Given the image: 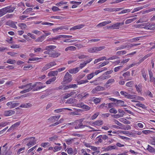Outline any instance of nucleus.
I'll return each instance as SVG.
<instances>
[{"instance_id":"obj_1","label":"nucleus","mask_w":155,"mask_h":155,"mask_svg":"<svg viewBox=\"0 0 155 155\" xmlns=\"http://www.w3.org/2000/svg\"><path fill=\"white\" fill-rule=\"evenodd\" d=\"M15 9L14 7L8 6L0 10V17L6 14L8 12L11 13Z\"/></svg>"},{"instance_id":"obj_2","label":"nucleus","mask_w":155,"mask_h":155,"mask_svg":"<svg viewBox=\"0 0 155 155\" xmlns=\"http://www.w3.org/2000/svg\"><path fill=\"white\" fill-rule=\"evenodd\" d=\"M19 88L24 90L21 92V94L28 92L31 90L33 91L34 88L33 85H32L31 84H30L26 85L21 86L19 87Z\"/></svg>"},{"instance_id":"obj_3","label":"nucleus","mask_w":155,"mask_h":155,"mask_svg":"<svg viewBox=\"0 0 155 155\" xmlns=\"http://www.w3.org/2000/svg\"><path fill=\"white\" fill-rule=\"evenodd\" d=\"M33 91H38L45 87L42 83L40 82H38L33 85Z\"/></svg>"},{"instance_id":"obj_4","label":"nucleus","mask_w":155,"mask_h":155,"mask_svg":"<svg viewBox=\"0 0 155 155\" xmlns=\"http://www.w3.org/2000/svg\"><path fill=\"white\" fill-rule=\"evenodd\" d=\"M72 80L71 75L68 72L65 74L63 82L64 84H67L71 82Z\"/></svg>"},{"instance_id":"obj_5","label":"nucleus","mask_w":155,"mask_h":155,"mask_svg":"<svg viewBox=\"0 0 155 155\" xmlns=\"http://www.w3.org/2000/svg\"><path fill=\"white\" fill-rule=\"evenodd\" d=\"M29 140V142L27 144V146L29 147H31V146L35 144L36 143L37 140L35 139V137H31L30 138L25 139V140Z\"/></svg>"},{"instance_id":"obj_6","label":"nucleus","mask_w":155,"mask_h":155,"mask_svg":"<svg viewBox=\"0 0 155 155\" xmlns=\"http://www.w3.org/2000/svg\"><path fill=\"white\" fill-rule=\"evenodd\" d=\"M6 105L10 108H13L19 105V103H15L14 101H11L8 102Z\"/></svg>"},{"instance_id":"obj_7","label":"nucleus","mask_w":155,"mask_h":155,"mask_svg":"<svg viewBox=\"0 0 155 155\" xmlns=\"http://www.w3.org/2000/svg\"><path fill=\"white\" fill-rule=\"evenodd\" d=\"M60 116L59 115L54 116L51 117L48 120V122L50 123H54L57 121L60 118Z\"/></svg>"},{"instance_id":"obj_8","label":"nucleus","mask_w":155,"mask_h":155,"mask_svg":"<svg viewBox=\"0 0 155 155\" xmlns=\"http://www.w3.org/2000/svg\"><path fill=\"white\" fill-rule=\"evenodd\" d=\"M120 94L127 98L134 99V98H135V97H134V96L129 94L127 93L124 91H121Z\"/></svg>"},{"instance_id":"obj_9","label":"nucleus","mask_w":155,"mask_h":155,"mask_svg":"<svg viewBox=\"0 0 155 155\" xmlns=\"http://www.w3.org/2000/svg\"><path fill=\"white\" fill-rule=\"evenodd\" d=\"M91 125L95 127L97 126H100L102 125L103 124V121L101 120H97L93 123H91Z\"/></svg>"},{"instance_id":"obj_10","label":"nucleus","mask_w":155,"mask_h":155,"mask_svg":"<svg viewBox=\"0 0 155 155\" xmlns=\"http://www.w3.org/2000/svg\"><path fill=\"white\" fill-rule=\"evenodd\" d=\"M15 113V111L12 110H6L4 111V115L6 117L11 116L14 114Z\"/></svg>"},{"instance_id":"obj_11","label":"nucleus","mask_w":155,"mask_h":155,"mask_svg":"<svg viewBox=\"0 0 155 155\" xmlns=\"http://www.w3.org/2000/svg\"><path fill=\"white\" fill-rule=\"evenodd\" d=\"M124 22H123L121 23H117L112 25L111 27L114 29H119V27L120 25H123Z\"/></svg>"},{"instance_id":"obj_12","label":"nucleus","mask_w":155,"mask_h":155,"mask_svg":"<svg viewBox=\"0 0 155 155\" xmlns=\"http://www.w3.org/2000/svg\"><path fill=\"white\" fill-rule=\"evenodd\" d=\"M60 53L58 52H53L50 54V56L53 58H56L59 56Z\"/></svg>"},{"instance_id":"obj_13","label":"nucleus","mask_w":155,"mask_h":155,"mask_svg":"<svg viewBox=\"0 0 155 155\" xmlns=\"http://www.w3.org/2000/svg\"><path fill=\"white\" fill-rule=\"evenodd\" d=\"M89 95V94L86 93H82L78 94L77 97L78 99H82L84 98H86Z\"/></svg>"},{"instance_id":"obj_14","label":"nucleus","mask_w":155,"mask_h":155,"mask_svg":"<svg viewBox=\"0 0 155 155\" xmlns=\"http://www.w3.org/2000/svg\"><path fill=\"white\" fill-rule=\"evenodd\" d=\"M32 106V105L31 104L28 103L22 104L19 107L22 108H28L31 107Z\"/></svg>"},{"instance_id":"obj_15","label":"nucleus","mask_w":155,"mask_h":155,"mask_svg":"<svg viewBox=\"0 0 155 155\" xmlns=\"http://www.w3.org/2000/svg\"><path fill=\"white\" fill-rule=\"evenodd\" d=\"M79 70V68H75L69 70V72L71 74H75L78 72Z\"/></svg>"},{"instance_id":"obj_16","label":"nucleus","mask_w":155,"mask_h":155,"mask_svg":"<svg viewBox=\"0 0 155 155\" xmlns=\"http://www.w3.org/2000/svg\"><path fill=\"white\" fill-rule=\"evenodd\" d=\"M84 25L80 24L77 25L74 27H72L71 28V30H76L77 29H80L83 27L84 26Z\"/></svg>"},{"instance_id":"obj_17","label":"nucleus","mask_w":155,"mask_h":155,"mask_svg":"<svg viewBox=\"0 0 155 155\" xmlns=\"http://www.w3.org/2000/svg\"><path fill=\"white\" fill-rule=\"evenodd\" d=\"M107 70V68H102L100 70L96 71L95 72H93L92 73L94 74V76L95 75H97L98 74L101 73L104 71Z\"/></svg>"},{"instance_id":"obj_18","label":"nucleus","mask_w":155,"mask_h":155,"mask_svg":"<svg viewBox=\"0 0 155 155\" xmlns=\"http://www.w3.org/2000/svg\"><path fill=\"white\" fill-rule=\"evenodd\" d=\"M147 150L149 152L155 154V149L150 146L148 145Z\"/></svg>"},{"instance_id":"obj_19","label":"nucleus","mask_w":155,"mask_h":155,"mask_svg":"<svg viewBox=\"0 0 155 155\" xmlns=\"http://www.w3.org/2000/svg\"><path fill=\"white\" fill-rule=\"evenodd\" d=\"M42 58L35 57L33 58H30L29 59V61H37L38 62H40L41 60L43 59Z\"/></svg>"},{"instance_id":"obj_20","label":"nucleus","mask_w":155,"mask_h":155,"mask_svg":"<svg viewBox=\"0 0 155 155\" xmlns=\"http://www.w3.org/2000/svg\"><path fill=\"white\" fill-rule=\"evenodd\" d=\"M58 74V71H50L48 74V76L49 77H52L57 75Z\"/></svg>"},{"instance_id":"obj_21","label":"nucleus","mask_w":155,"mask_h":155,"mask_svg":"<svg viewBox=\"0 0 155 155\" xmlns=\"http://www.w3.org/2000/svg\"><path fill=\"white\" fill-rule=\"evenodd\" d=\"M56 79V77H53L46 82V84H51V83L54 82Z\"/></svg>"},{"instance_id":"obj_22","label":"nucleus","mask_w":155,"mask_h":155,"mask_svg":"<svg viewBox=\"0 0 155 155\" xmlns=\"http://www.w3.org/2000/svg\"><path fill=\"white\" fill-rule=\"evenodd\" d=\"M51 68V67L49 63L45 65V66L43 67L41 71H43Z\"/></svg>"},{"instance_id":"obj_23","label":"nucleus","mask_w":155,"mask_h":155,"mask_svg":"<svg viewBox=\"0 0 155 155\" xmlns=\"http://www.w3.org/2000/svg\"><path fill=\"white\" fill-rule=\"evenodd\" d=\"M56 46L54 45H49L46 46L44 49V50H54L56 48Z\"/></svg>"},{"instance_id":"obj_24","label":"nucleus","mask_w":155,"mask_h":155,"mask_svg":"<svg viewBox=\"0 0 155 155\" xmlns=\"http://www.w3.org/2000/svg\"><path fill=\"white\" fill-rule=\"evenodd\" d=\"M44 50L40 48H35L34 49V51L35 53H39L42 52Z\"/></svg>"},{"instance_id":"obj_25","label":"nucleus","mask_w":155,"mask_h":155,"mask_svg":"<svg viewBox=\"0 0 155 155\" xmlns=\"http://www.w3.org/2000/svg\"><path fill=\"white\" fill-rule=\"evenodd\" d=\"M76 50V48L75 47L73 46H71L68 47L65 49V51H74Z\"/></svg>"},{"instance_id":"obj_26","label":"nucleus","mask_w":155,"mask_h":155,"mask_svg":"<svg viewBox=\"0 0 155 155\" xmlns=\"http://www.w3.org/2000/svg\"><path fill=\"white\" fill-rule=\"evenodd\" d=\"M20 123L21 121H18L15 123L11 126V127L9 128L8 130H11L12 129V128H14L18 127L19 126Z\"/></svg>"},{"instance_id":"obj_27","label":"nucleus","mask_w":155,"mask_h":155,"mask_svg":"<svg viewBox=\"0 0 155 155\" xmlns=\"http://www.w3.org/2000/svg\"><path fill=\"white\" fill-rule=\"evenodd\" d=\"M17 22L16 21H10L9 22V25L11 26L14 28H17V27L16 25L17 24Z\"/></svg>"},{"instance_id":"obj_28","label":"nucleus","mask_w":155,"mask_h":155,"mask_svg":"<svg viewBox=\"0 0 155 155\" xmlns=\"http://www.w3.org/2000/svg\"><path fill=\"white\" fill-rule=\"evenodd\" d=\"M142 86L141 84H139L138 85H135V87L137 91L138 92H140L141 91Z\"/></svg>"},{"instance_id":"obj_29","label":"nucleus","mask_w":155,"mask_h":155,"mask_svg":"<svg viewBox=\"0 0 155 155\" xmlns=\"http://www.w3.org/2000/svg\"><path fill=\"white\" fill-rule=\"evenodd\" d=\"M101 99V98H99L94 97L92 99V101H94V103L97 104L100 102Z\"/></svg>"},{"instance_id":"obj_30","label":"nucleus","mask_w":155,"mask_h":155,"mask_svg":"<svg viewBox=\"0 0 155 155\" xmlns=\"http://www.w3.org/2000/svg\"><path fill=\"white\" fill-rule=\"evenodd\" d=\"M92 60V58H91L89 59V60L87 61L86 62H84L83 63L81 64L80 65L81 68H82L83 67L85 66L87 63H89Z\"/></svg>"},{"instance_id":"obj_31","label":"nucleus","mask_w":155,"mask_h":155,"mask_svg":"<svg viewBox=\"0 0 155 155\" xmlns=\"http://www.w3.org/2000/svg\"><path fill=\"white\" fill-rule=\"evenodd\" d=\"M127 52L124 50L118 51L117 52L116 54L118 56H121L122 55L125 54Z\"/></svg>"},{"instance_id":"obj_32","label":"nucleus","mask_w":155,"mask_h":155,"mask_svg":"<svg viewBox=\"0 0 155 155\" xmlns=\"http://www.w3.org/2000/svg\"><path fill=\"white\" fill-rule=\"evenodd\" d=\"M87 51L90 53H96L95 47L88 48Z\"/></svg>"},{"instance_id":"obj_33","label":"nucleus","mask_w":155,"mask_h":155,"mask_svg":"<svg viewBox=\"0 0 155 155\" xmlns=\"http://www.w3.org/2000/svg\"><path fill=\"white\" fill-rule=\"evenodd\" d=\"M45 38L44 36H42L38 38L36 40V41L38 42H41L44 40Z\"/></svg>"},{"instance_id":"obj_34","label":"nucleus","mask_w":155,"mask_h":155,"mask_svg":"<svg viewBox=\"0 0 155 155\" xmlns=\"http://www.w3.org/2000/svg\"><path fill=\"white\" fill-rule=\"evenodd\" d=\"M75 99L73 98H70L67 100V101L66 102V104H71L73 103L75 101Z\"/></svg>"},{"instance_id":"obj_35","label":"nucleus","mask_w":155,"mask_h":155,"mask_svg":"<svg viewBox=\"0 0 155 155\" xmlns=\"http://www.w3.org/2000/svg\"><path fill=\"white\" fill-rule=\"evenodd\" d=\"M62 148V147L61 146H55L54 147L53 152H55L60 150Z\"/></svg>"},{"instance_id":"obj_36","label":"nucleus","mask_w":155,"mask_h":155,"mask_svg":"<svg viewBox=\"0 0 155 155\" xmlns=\"http://www.w3.org/2000/svg\"><path fill=\"white\" fill-rule=\"evenodd\" d=\"M136 19V18H135L132 19H127L126 21L125 22V23L126 24H127L131 23L133 21H135Z\"/></svg>"},{"instance_id":"obj_37","label":"nucleus","mask_w":155,"mask_h":155,"mask_svg":"<svg viewBox=\"0 0 155 155\" xmlns=\"http://www.w3.org/2000/svg\"><path fill=\"white\" fill-rule=\"evenodd\" d=\"M7 63L11 64H14L16 63V61L15 60L9 59L7 60Z\"/></svg>"},{"instance_id":"obj_38","label":"nucleus","mask_w":155,"mask_h":155,"mask_svg":"<svg viewBox=\"0 0 155 155\" xmlns=\"http://www.w3.org/2000/svg\"><path fill=\"white\" fill-rule=\"evenodd\" d=\"M131 11V10L130 9H125L123 10H122L119 13V14H124L127 13H129Z\"/></svg>"},{"instance_id":"obj_39","label":"nucleus","mask_w":155,"mask_h":155,"mask_svg":"<svg viewBox=\"0 0 155 155\" xmlns=\"http://www.w3.org/2000/svg\"><path fill=\"white\" fill-rule=\"evenodd\" d=\"M96 53L98 51H100L105 48L104 46L95 47Z\"/></svg>"},{"instance_id":"obj_40","label":"nucleus","mask_w":155,"mask_h":155,"mask_svg":"<svg viewBox=\"0 0 155 155\" xmlns=\"http://www.w3.org/2000/svg\"><path fill=\"white\" fill-rule=\"evenodd\" d=\"M68 3L66 2L61 1L60 2H58L55 4V5L57 6H61L62 5L66 4Z\"/></svg>"},{"instance_id":"obj_41","label":"nucleus","mask_w":155,"mask_h":155,"mask_svg":"<svg viewBox=\"0 0 155 155\" xmlns=\"http://www.w3.org/2000/svg\"><path fill=\"white\" fill-rule=\"evenodd\" d=\"M99 114V113L98 112L95 113L93 115L91 116V120H93L95 119Z\"/></svg>"},{"instance_id":"obj_42","label":"nucleus","mask_w":155,"mask_h":155,"mask_svg":"<svg viewBox=\"0 0 155 155\" xmlns=\"http://www.w3.org/2000/svg\"><path fill=\"white\" fill-rule=\"evenodd\" d=\"M140 44V43L129 44L127 45V48L129 49L134 46L139 45Z\"/></svg>"},{"instance_id":"obj_43","label":"nucleus","mask_w":155,"mask_h":155,"mask_svg":"<svg viewBox=\"0 0 155 155\" xmlns=\"http://www.w3.org/2000/svg\"><path fill=\"white\" fill-rule=\"evenodd\" d=\"M33 10L32 8H29L27 9L25 11H24L23 12V14H28L31 11Z\"/></svg>"},{"instance_id":"obj_44","label":"nucleus","mask_w":155,"mask_h":155,"mask_svg":"<svg viewBox=\"0 0 155 155\" xmlns=\"http://www.w3.org/2000/svg\"><path fill=\"white\" fill-rule=\"evenodd\" d=\"M103 10L105 12H113V8L108 7L103 9Z\"/></svg>"},{"instance_id":"obj_45","label":"nucleus","mask_w":155,"mask_h":155,"mask_svg":"<svg viewBox=\"0 0 155 155\" xmlns=\"http://www.w3.org/2000/svg\"><path fill=\"white\" fill-rule=\"evenodd\" d=\"M134 84V82L132 81H129L126 84V85L129 87H132Z\"/></svg>"},{"instance_id":"obj_46","label":"nucleus","mask_w":155,"mask_h":155,"mask_svg":"<svg viewBox=\"0 0 155 155\" xmlns=\"http://www.w3.org/2000/svg\"><path fill=\"white\" fill-rule=\"evenodd\" d=\"M50 145V144L48 142L42 143L41 144V146L44 148H45L47 146H49Z\"/></svg>"},{"instance_id":"obj_47","label":"nucleus","mask_w":155,"mask_h":155,"mask_svg":"<svg viewBox=\"0 0 155 155\" xmlns=\"http://www.w3.org/2000/svg\"><path fill=\"white\" fill-rule=\"evenodd\" d=\"M96 88L98 91H104L105 89L104 87L100 86H97Z\"/></svg>"},{"instance_id":"obj_48","label":"nucleus","mask_w":155,"mask_h":155,"mask_svg":"<svg viewBox=\"0 0 155 155\" xmlns=\"http://www.w3.org/2000/svg\"><path fill=\"white\" fill-rule=\"evenodd\" d=\"M109 112L111 113L116 114L117 113V111L115 108H112L109 110Z\"/></svg>"},{"instance_id":"obj_49","label":"nucleus","mask_w":155,"mask_h":155,"mask_svg":"<svg viewBox=\"0 0 155 155\" xmlns=\"http://www.w3.org/2000/svg\"><path fill=\"white\" fill-rule=\"evenodd\" d=\"M85 125H83L82 123H80L77 126H75V129L82 128L84 127Z\"/></svg>"},{"instance_id":"obj_50","label":"nucleus","mask_w":155,"mask_h":155,"mask_svg":"<svg viewBox=\"0 0 155 155\" xmlns=\"http://www.w3.org/2000/svg\"><path fill=\"white\" fill-rule=\"evenodd\" d=\"M32 66L31 65H29L26 66H24L23 67V69L25 70H28L32 68Z\"/></svg>"},{"instance_id":"obj_51","label":"nucleus","mask_w":155,"mask_h":155,"mask_svg":"<svg viewBox=\"0 0 155 155\" xmlns=\"http://www.w3.org/2000/svg\"><path fill=\"white\" fill-rule=\"evenodd\" d=\"M70 96L72 97H76L77 96V94L76 92L74 91H72L70 93Z\"/></svg>"},{"instance_id":"obj_52","label":"nucleus","mask_w":155,"mask_h":155,"mask_svg":"<svg viewBox=\"0 0 155 155\" xmlns=\"http://www.w3.org/2000/svg\"><path fill=\"white\" fill-rule=\"evenodd\" d=\"M127 45H122L120 46L119 47L117 48V50H120L125 48H127Z\"/></svg>"},{"instance_id":"obj_53","label":"nucleus","mask_w":155,"mask_h":155,"mask_svg":"<svg viewBox=\"0 0 155 155\" xmlns=\"http://www.w3.org/2000/svg\"><path fill=\"white\" fill-rule=\"evenodd\" d=\"M64 108H60L58 109H57L55 110H54V112L55 113H59L61 112L64 111Z\"/></svg>"},{"instance_id":"obj_54","label":"nucleus","mask_w":155,"mask_h":155,"mask_svg":"<svg viewBox=\"0 0 155 155\" xmlns=\"http://www.w3.org/2000/svg\"><path fill=\"white\" fill-rule=\"evenodd\" d=\"M143 8L141 7H139L134 8L133 11L132 12V13H133L135 12L139 11L140 10L142 9Z\"/></svg>"},{"instance_id":"obj_55","label":"nucleus","mask_w":155,"mask_h":155,"mask_svg":"<svg viewBox=\"0 0 155 155\" xmlns=\"http://www.w3.org/2000/svg\"><path fill=\"white\" fill-rule=\"evenodd\" d=\"M19 26L20 27L21 29H24L26 28V25L24 23H21L19 24Z\"/></svg>"},{"instance_id":"obj_56","label":"nucleus","mask_w":155,"mask_h":155,"mask_svg":"<svg viewBox=\"0 0 155 155\" xmlns=\"http://www.w3.org/2000/svg\"><path fill=\"white\" fill-rule=\"evenodd\" d=\"M117 148V147L116 146H110L107 148V150H111L113 149H116Z\"/></svg>"},{"instance_id":"obj_57","label":"nucleus","mask_w":155,"mask_h":155,"mask_svg":"<svg viewBox=\"0 0 155 155\" xmlns=\"http://www.w3.org/2000/svg\"><path fill=\"white\" fill-rule=\"evenodd\" d=\"M82 108L84 109L86 111H87L90 110V107L84 104V105H83V106H82Z\"/></svg>"},{"instance_id":"obj_58","label":"nucleus","mask_w":155,"mask_h":155,"mask_svg":"<svg viewBox=\"0 0 155 155\" xmlns=\"http://www.w3.org/2000/svg\"><path fill=\"white\" fill-rule=\"evenodd\" d=\"M94 76V74L92 73L87 75V78L88 80H90L91 78H92Z\"/></svg>"},{"instance_id":"obj_59","label":"nucleus","mask_w":155,"mask_h":155,"mask_svg":"<svg viewBox=\"0 0 155 155\" xmlns=\"http://www.w3.org/2000/svg\"><path fill=\"white\" fill-rule=\"evenodd\" d=\"M67 152L68 154H72L73 153V151L72 148H69L67 149Z\"/></svg>"},{"instance_id":"obj_60","label":"nucleus","mask_w":155,"mask_h":155,"mask_svg":"<svg viewBox=\"0 0 155 155\" xmlns=\"http://www.w3.org/2000/svg\"><path fill=\"white\" fill-rule=\"evenodd\" d=\"M88 82V81L87 80H82L80 81H78V83L79 84H81L86 83Z\"/></svg>"},{"instance_id":"obj_61","label":"nucleus","mask_w":155,"mask_h":155,"mask_svg":"<svg viewBox=\"0 0 155 155\" xmlns=\"http://www.w3.org/2000/svg\"><path fill=\"white\" fill-rule=\"evenodd\" d=\"M10 47L12 48L16 49L19 48H20V46L18 45L14 44L11 45L10 46Z\"/></svg>"},{"instance_id":"obj_62","label":"nucleus","mask_w":155,"mask_h":155,"mask_svg":"<svg viewBox=\"0 0 155 155\" xmlns=\"http://www.w3.org/2000/svg\"><path fill=\"white\" fill-rule=\"evenodd\" d=\"M51 9L54 12L59 11L60 10L58 8L55 6H53L52 7Z\"/></svg>"},{"instance_id":"obj_63","label":"nucleus","mask_w":155,"mask_h":155,"mask_svg":"<svg viewBox=\"0 0 155 155\" xmlns=\"http://www.w3.org/2000/svg\"><path fill=\"white\" fill-rule=\"evenodd\" d=\"M8 122H3L0 123V127H3L5 126L8 124Z\"/></svg>"},{"instance_id":"obj_64","label":"nucleus","mask_w":155,"mask_h":155,"mask_svg":"<svg viewBox=\"0 0 155 155\" xmlns=\"http://www.w3.org/2000/svg\"><path fill=\"white\" fill-rule=\"evenodd\" d=\"M117 103L119 104V106H124V102L121 100H117Z\"/></svg>"}]
</instances>
